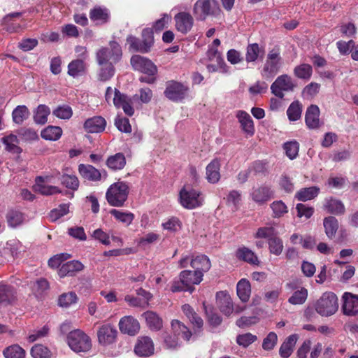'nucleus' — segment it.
<instances>
[{"mask_svg": "<svg viewBox=\"0 0 358 358\" xmlns=\"http://www.w3.org/2000/svg\"><path fill=\"white\" fill-rule=\"evenodd\" d=\"M125 164L126 159L122 152L110 156L106 161L108 167L114 171L122 169Z\"/></svg>", "mask_w": 358, "mask_h": 358, "instance_id": "obj_38", "label": "nucleus"}, {"mask_svg": "<svg viewBox=\"0 0 358 358\" xmlns=\"http://www.w3.org/2000/svg\"><path fill=\"white\" fill-rule=\"evenodd\" d=\"M30 112L28 108L24 105L17 106L12 113L13 120L17 124H22V122L29 118Z\"/></svg>", "mask_w": 358, "mask_h": 358, "instance_id": "obj_42", "label": "nucleus"}, {"mask_svg": "<svg viewBox=\"0 0 358 358\" xmlns=\"http://www.w3.org/2000/svg\"><path fill=\"white\" fill-rule=\"evenodd\" d=\"M270 207L273 211L272 216L274 218L281 217L288 212L287 206L281 200L272 202L270 205Z\"/></svg>", "mask_w": 358, "mask_h": 358, "instance_id": "obj_50", "label": "nucleus"}, {"mask_svg": "<svg viewBox=\"0 0 358 358\" xmlns=\"http://www.w3.org/2000/svg\"><path fill=\"white\" fill-rule=\"evenodd\" d=\"M282 63L280 49L276 46L267 54L265 63L261 71L262 76L267 80L272 79L279 72Z\"/></svg>", "mask_w": 358, "mask_h": 358, "instance_id": "obj_3", "label": "nucleus"}, {"mask_svg": "<svg viewBox=\"0 0 358 358\" xmlns=\"http://www.w3.org/2000/svg\"><path fill=\"white\" fill-rule=\"evenodd\" d=\"M189 87L182 83L171 80L167 83L164 95L173 101H181L187 96Z\"/></svg>", "mask_w": 358, "mask_h": 358, "instance_id": "obj_11", "label": "nucleus"}, {"mask_svg": "<svg viewBox=\"0 0 358 358\" xmlns=\"http://www.w3.org/2000/svg\"><path fill=\"white\" fill-rule=\"evenodd\" d=\"M154 344L148 336H143L138 338L135 348V353L142 357H149L154 353Z\"/></svg>", "mask_w": 358, "mask_h": 358, "instance_id": "obj_17", "label": "nucleus"}, {"mask_svg": "<svg viewBox=\"0 0 358 358\" xmlns=\"http://www.w3.org/2000/svg\"><path fill=\"white\" fill-rule=\"evenodd\" d=\"M31 355L33 358H51L52 353L45 346L36 344L31 349Z\"/></svg>", "mask_w": 358, "mask_h": 358, "instance_id": "obj_52", "label": "nucleus"}, {"mask_svg": "<svg viewBox=\"0 0 358 358\" xmlns=\"http://www.w3.org/2000/svg\"><path fill=\"white\" fill-rule=\"evenodd\" d=\"M237 117L241 123L242 129L248 134L253 135L255 128L250 115L245 111L239 110L237 113Z\"/></svg>", "mask_w": 358, "mask_h": 358, "instance_id": "obj_30", "label": "nucleus"}, {"mask_svg": "<svg viewBox=\"0 0 358 358\" xmlns=\"http://www.w3.org/2000/svg\"><path fill=\"white\" fill-rule=\"evenodd\" d=\"M342 308L345 315L354 316L358 315V295L345 292L342 296Z\"/></svg>", "mask_w": 358, "mask_h": 358, "instance_id": "obj_16", "label": "nucleus"}, {"mask_svg": "<svg viewBox=\"0 0 358 358\" xmlns=\"http://www.w3.org/2000/svg\"><path fill=\"white\" fill-rule=\"evenodd\" d=\"M190 265L194 269L201 271L203 274V272H207L211 266L209 258L204 255L196 256L192 259Z\"/></svg>", "mask_w": 358, "mask_h": 358, "instance_id": "obj_33", "label": "nucleus"}, {"mask_svg": "<svg viewBox=\"0 0 358 358\" xmlns=\"http://www.w3.org/2000/svg\"><path fill=\"white\" fill-rule=\"evenodd\" d=\"M274 192L271 187L266 185H262L257 187H253L250 196L255 203L262 205L273 198Z\"/></svg>", "mask_w": 358, "mask_h": 358, "instance_id": "obj_13", "label": "nucleus"}, {"mask_svg": "<svg viewBox=\"0 0 358 358\" xmlns=\"http://www.w3.org/2000/svg\"><path fill=\"white\" fill-rule=\"evenodd\" d=\"M115 125L117 129L122 132L130 133L131 132V127L129 123V119L127 117H122L117 116L115 120Z\"/></svg>", "mask_w": 358, "mask_h": 358, "instance_id": "obj_59", "label": "nucleus"}, {"mask_svg": "<svg viewBox=\"0 0 358 358\" xmlns=\"http://www.w3.org/2000/svg\"><path fill=\"white\" fill-rule=\"evenodd\" d=\"M297 339L296 334H292L283 342L279 350V353L282 357L288 358L292 355Z\"/></svg>", "mask_w": 358, "mask_h": 358, "instance_id": "obj_34", "label": "nucleus"}, {"mask_svg": "<svg viewBox=\"0 0 358 358\" xmlns=\"http://www.w3.org/2000/svg\"><path fill=\"white\" fill-rule=\"evenodd\" d=\"M70 257L71 255L68 253L57 254L48 260V266L52 268H59L64 261Z\"/></svg>", "mask_w": 358, "mask_h": 358, "instance_id": "obj_60", "label": "nucleus"}, {"mask_svg": "<svg viewBox=\"0 0 358 358\" xmlns=\"http://www.w3.org/2000/svg\"><path fill=\"white\" fill-rule=\"evenodd\" d=\"M237 295L243 302H247L250 296L251 286L250 282L245 278L238 281L236 285Z\"/></svg>", "mask_w": 358, "mask_h": 358, "instance_id": "obj_36", "label": "nucleus"}, {"mask_svg": "<svg viewBox=\"0 0 358 358\" xmlns=\"http://www.w3.org/2000/svg\"><path fill=\"white\" fill-rule=\"evenodd\" d=\"M236 256L238 259L248 262L250 264L258 265L259 263L258 257L255 252L245 246L237 249Z\"/></svg>", "mask_w": 358, "mask_h": 358, "instance_id": "obj_27", "label": "nucleus"}, {"mask_svg": "<svg viewBox=\"0 0 358 358\" xmlns=\"http://www.w3.org/2000/svg\"><path fill=\"white\" fill-rule=\"evenodd\" d=\"M220 12L216 0H198L194 6V14L197 20H204L208 15L215 16Z\"/></svg>", "mask_w": 358, "mask_h": 358, "instance_id": "obj_8", "label": "nucleus"}, {"mask_svg": "<svg viewBox=\"0 0 358 358\" xmlns=\"http://www.w3.org/2000/svg\"><path fill=\"white\" fill-rule=\"evenodd\" d=\"M90 18L96 25H101L109 21L110 13L106 8L96 6L90 10Z\"/></svg>", "mask_w": 358, "mask_h": 358, "instance_id": "obj_24", "label": "nucleus"}, {"mask_svg": "<svg viewBox=\"0 0 358 358\" xmlns=\"http://www.w3.org/2000/svg\"><path fill=\"white\" fill-rule=\"evenodd\" d=\"M203 306L209 324L213 327L219 326L222 323V319L214 311L213 307L206 305L205 302L203 303Z\"/></svg>", "mask_w": 358, "mask_h": 358, "instance_id": "obj_41", "label": "nucleus"}, {"mask_svg": "<svg viewBox=\"0 0 358 358\" xmlns=\"http://www.w3.org/2000/svg\"><path fill=\"white\" fill-rule=\"evenodd\" d=\"M151 330L159 331L163 327L162 319L153 311H147L141 315Z\"/></svg>", "mask_w": 358, "mask_h": 358, "instance_id": "obj_28", "label": "nucleus"}, {"mask_svg": "<svg viewBox=\"0 0 358 358\" xmlns=\"http://www.w3.org/2000/svg\"><path fill=\"white\" fill-rule=\"evenodd\" d=\"M324 209L329 213L336 215H343L345 211L343 202L333 197L325 199Z\"/></svg>", "mask_w": 358, "mask_h": 358, "instance_id": "obj_25", "label": "nucleus"}, {"mask_svg": "<svg viewBox=\"0 0 358 358\" xmlns=\"http://www.w3.org/2000/svg\"><path fill=\"white\" fill-rule=\"evenodd\" d=\"M296 87L290 76L283 74L278 76L271 85V91L273 94L279 99L284 98V92H292Z\"/></svg>", "mask_w": 358, "mask_h": 358, "instance_id": "obj_10", "label": "nucleus"}, {"mask_svg": "<svg viewBox=\"0 0 358 358\" xmlns=\"http://www.w3.org/2000/svg\"><path fill=\"white\" fill-rule=\"evenodd\" d=\"M122 56L121 46L116 41H110L108 47H102L96 52V60L98 64H116Z\"/></svg>", "mask_w": 358, "mask_h": 358, "instance_id": "obj_4", "label": "nucleus"}, {"mask_svg": "<svg viewBox=\"0 0 358 358\" xmlns=\"http://www.w3.org/2000/svg\"><path fill=\"white\" fill-rule=\"evenodd\" d=\"M203 274L199 271L185 270L180 272L179 280H174L171 287L173 292H189L194 290V285L199 284L203 279Z\"/></svg>", "mask_w": 358, "mask_h": 358, "instance_id": "obj_1", "label": "nucleus"}, {"mask_svg": "<svg viewBox=\"0 0 358 358\" xmlns=\"http://www.w3.org/2000/svg\"><path fill=\"white\" fill-rule=\"evenodd\" d=\"M3 353L6 358H24L25 356V351L18 345L6 348Z\"/></svg>", "mask_w": 358, "mask_h": 358, "instance_id": "obj_51", "label": "nucleus"}, {"mask_svg": "<svg viewBox=\"0 0 358 358\" xmlns=\"http://www.w3.org/2000/svg\"><path fill=\"white\" fill-rule=\"evenodd\" d=\"M338 308V298L334 293L331 292L324 293L315 305L317 313L326 317L334 315Z\"/></svg>", "mask_w": 358, "mask_h": 358, "instance_id": "obj_7", "label": "nucleus"}, {"mask_svg": "<svg viewBox=\"0 0 358 358\" xmlns=\"http://www.w3.org/2000/svg\"><path fill=\"white\" fill-rule=\"evenodd\" d=\"M84 269V265L79 261L71 260L63 264L58 270V275L60 278L66 276H74L76 274Z\"/></svg>", "mask_w": 358, "mask_h": 358, "instance_id": "obj_20", "label": "nucleus"}, {"mask_svg": "<svg viewBox=\"0 0 358 358\" xmlns=\"http://www.w3.org/2000/svg\"><path fill=\"white\" fill-rule=\"evenodd\" d=\"M8 224L11 227H16L23 222V214L15 210H10L6 214Z\"/></svg>", "mask_w": 358, "mask_h": 358, "instance_id": "obj_47", "label": "nucleus"}, {"mask_svg": "<svg viewBox=\"0 0 358 358\" xmlns=\"http://www.w3.org/2000/svg\"><path fill=\"white\" fill-rule=\"evenodd\" d=\"M320 192V188L316 186L301 189L296 194L299 201H306L316 197Z\"/></svg>", "mask_w": 358, "mask_h": 358, "instance_id": "obj_40", "label": "nucleus"}, {"mask_svg": "<svg viewBox=\"0 0 358 358\" xmlns=\"http://www.w3.org/2000/svg\"><path fill=\"white\" fill-rule=\"evenodd\" d=\"M130 99L131 98H129L128 96L121 93L117 89H115L113 101L116 108H121L124 104V103H127Z\"/></svg>", "mask_w": 358, "mask_h": 358, "instance_id": "obj_63", "label": "nucleus"}, {"mask_svg": "<svg viewBox=\"0 0 358 358\" xmlns=\"http://www.w3.org/2000/svg\"><path fill=\"white\" fill-rule=\"evenodd\" d=\"M270 252L275 255H280L283 250V243L281 238L275 235L271 237L268 241Z\"/></svg>", "mask_w": 358, "mask_h": 358, "instance_id": "obj_55", "label": "nucleus"}, {"mask_svg": "<svg viewBox=\"0 0 358 358\" xmlns=\"http://www.w3.org/2000/svg\"><path fill=\"white\" fill-rule=\"evenodd\" d=\"M308 297V290L301 287V289L295 291L289 298L288 302L293 305H301L305 303Z\"/></svg>", "mask_w": 358, "mask_h": 358, "instance_id": "obj_49", "label": "nucleus"}, {"mask_svg": "<svg viewBox=\"0 0 358 358\" xmlns=\"http://www.w3.org/2000/svg\"><path fill=\"white\" fill-rule=\"evenodd\" d=\"M117 334L116 329L110 324L102 325L97 331L99 343L103 345H108L115 341Z\"/></svg>", "mask_w": 358, "mask_h": 358, "instance_id": "obj_15", "label": "nucleus"}, {"mask_svg": "<svg viewBox=\"0 0 358 358\" xmlns=\"http://www.w3.org/2000/svg\"><path fill=\"white\" fill-rule=\"evenodd\" d=\"M264 54V47L257 43L249 44L246 48L245 60L247 62H255L259 57L263 58Z\"/></svg>", "mask_w": 358, "mask_h": 358, "instance_id": "obj_29", "label": "nucleus"}, {"mask_svg": "<svg viewBox=\"0 0 358 358\" xmlns=\"http://www.w3.org/2000/svg\"><path fill=\"white\" fill-rule=\"evenodd\" d=\"M283 149L285 150L286 155L290 159H294L298 156L299 143L296 141L285 142L283 144Z\"/></svg>", "mask_w": 358, "mask_h": 358, "instance_id": "obj_53", "label": "nucleus"}, {"mask_svg": "<svg viewBox=\"0 0 358 358\" xmlns=\"http://www.w3.org/2000/svg\"><path fill=\"white\" fill-rule=\"evenodd\" d=\"M106 126V120L101 116H94L87 119L84 123L85 129L89 133H100Z\"/></svg>", "mask_w": 358, "mask_h": 358, "instance_id": "obj_21", "label": "nucleus"}, {"mask_svg": "<svg viewBox=\"0 0 358 358\" xmlns=\"http://www.w3.org/2000/svg\"><path fill=\"white\" fill-rule=\"evenodd\" d=\"M119 329L122 334L134 336L139 331L140 324L133 317L124 316L119 322Z\"/></svg>", "mask_w": 358, "mask_h": 358, "instance_id": "obj_19", "label": "nucleus"}, {"mask_svg": "<svg viewBox=\"0 0 358 358\" xmlns=\"http://www.w3.org/2000/svg\"><path fill=\"white\" fill-rule=\"evenodd\" d=\"M36 183L34 185L35 190L43 195H52L60 192L57 187L45 185L43 178L41 176L36 178Z\"/></svg>", "mask_w": 358, "mask_h": 358, "instance_id": "obj_39", "label": "nucleus"}, {"mask_svg": "<svg viewBox=\"0 0 358 358\" xmlns=\"http://www.w3.org/2000/svg\"><path fill=\"white\" fill-rule=\"evenodd\" d=\"M62 130L59 127L48 126L41 131V137L45 140L56 141L60 138Z\"/></svg>", "mask_w": 358, "mask_h": 358, "instance_id": "obj_46", "label": "nucleus"}, {"mask_svg": "<svg viewBox=\"0 0 358 358\" xmlns=\"http://www.w3.org/2000/svg\"><path fill=\"white\" fill-rule=\"evenodd\" d=\"M217 303L220 311L226 315H230L234 311L231 296L224 292L217 293Z\"/></svg>", "mask_w": 358, "mask_h": 358, "instance_id": "obj_22", "label": "nucleus"}, {"mask_svg": "<svg viewBox=\"0 0 358 358\" xmlns=\"http://www.w3.org/2000/svg\"><path fill=\"white\" fill-rule=\"evenodd\" d=\"M99 69L97 73V79L101 82L110 80L115 75V65L111 64H98Z\"/></svg>", "mask_w": 358, "mask_h": 358, "instance_id": "obj_37", "label": "nucleus"}, {"mask_svg": "<svg viewBox=\"0 0 358 358\" xmlns=\"http://www.w3.org/2000/svg\"><path fill=\"white\" fill-rule=\"evenodd\" d=\"M220 164L217 159H213L206 166V178L210 183H216L220 178Z\"/></svg>", "mask_w": 358, "mask_h": 358, "instance_id": "obj_31", "label": "nucleus"}, {"mask_svg": "<svg viewBox=\"0 0 358 358\" xmlns=\"http://www.w3.org/2000/svg\"><path fill=\"white\" fill-rule=\"evenodd\" d=\"M78 297L75 292H71L69 293L62 294L59 298V305L62 307H69L73 303H75Z\"/></svg>", "mask_w": 358, "mask_h": 358, "instance_id": "obj_57", "label": "nucleus"}, {"mask_svg": "<svg viewBox=\"0 0 358 358\" xmlns=\"http://www.w3.org/2000/svg\"><path fill=\"white\" fill-rule=\"evenodd\" d=\"M313 73L312 66L308 64H302L296 66L294 69L295 76L299 78L308 80Z\"/></svg>", "mask_w": 358, "mask_h": 358, "instance_id": "obj_48", "label": "nucleus"}, {"mask_svg": "<svg viewBox=\"0 0 358 358\" xmlns=\"http://www.w3.org/2000/svg\"><path fill=\"white\" fill-rule=\"evenodd\" d=\"M323 225L327 236L330 239L334 238L339 226L338 220L334 216H328L323 220Z\"/></svg>", "mask_w": 358, "mask_h": 358, "instance_id": "obj_35", "label": "nucleus"}, {"mask_svg": "<svg viewBox=\"0 0 358 358\" xmlns=\"http://www.w3.org/2000/svg\"><path fill=\"white\" fill-rule=\"evenodd\" d=\"M50 113V108L43 104L39 105L34 115V120L38 124H45L48 120V116Z\"/></svg>", "mask_w": 358, "mask_h": 358, "instance_id": "obj_43", "label": "nucleus"}, {"mask_svg": "<svg viewBox=\"0 0 358 358\" xmlns=\"http://www.w3.org/2000/svg\"><path fill=\"white\" fill-rule=\"evenodd\" d=\"M3 143L6 145V149L12 152L20 154L22 152V149L17 145L18 139L17 136L10 134L9 136H5L2 138Z\"/></svg>", "mask_w": 358, "mask_h": 358, "instance_id": "obj_45", "label": "nucleus"}, {"mask_svg": "<svg viewBox=\"0 0 358 358\" xmlns=\"http://www.w3.org/2000/svg\"><path fill=\"white\" fill-rule=\"evenodd\" d=\"M241 201V194L237 190L231 191L227 198V203L229 206H232V210L238 209V204Z\"/></svg>", "mask_w": 358, "mask_h": 358, "instance_id": "obj_58", "label": "nucleus"}, {"mask_svg": "<svg viewBox=\"0 0 358 358\" xmlns=\"http://www.w3.org/2000/svg\"><path fill=\"white\" fill-rule=\"evenodd\" d=\"M128 194V185L124 182H117L108 189L106 198L110 206L121 207L127 201Z\"/></svg>", "mask_w": 358, "mask_h": 358, "instance_id": "obj_5", "label": "nucleus"}, {"mask_svg": "<svg viewBox=\"0 0 358 358\" xmlns=\"http://www.w3.org/2000/svg\"><path fill=\"white\" fill-rule=\"evenodd\" d=\"M257 339L255 335L250 333H246L244 334L238 335L236 337L237 343L244 348H247L250 344L254 343Z\"/></svg>", "mask_w": 358, "mask_h": 358, "instance_id": "obj_61", "label": "nucleus"}, {"mask_svg": "<svg viewBox=\"0 0 358 358\" xmlns=\"http://www.w3.org/2000/svg\"><path fill=\"white\" fill-rule=\"evenodd\" d=\"M53 115L60 119H69L72 115V109L69 106H58L52 112Z\"/></svg>", "mask_w": 358, "mask_h": 358, "instance_id": "obj_62", "label": "nucleus"}, {"mask_svg": "<svg viewBox=\"0 0 358 358\" xmlns=\"http://www.w3.org/2000/svg\"><path fill=\"white\" fill-rule=\"evenodd\" d=\"M130 62L135 71L148 76H155L157 72V66L151 60L139 55H133L131 57Z\"/></svg>", "mask_w": 358, "mask_h": 358, "instance_id": "obj_12", "label": "nucleus"}, {"mask_svg": "<svg viewBox=\"0 0 358 358\" xmlns=\"http://www.w3.org/2000/svg\"><path fill=\"white\" fill-rule=\"evenodd\" d=\"M200 192L189 185H185L179 193L180 204L185 208L193 209L201 205Z\"/></svg>", "mask_w": 358, "mask_h": 358, "instance_id": "obj_9", "label": "nucleus"}, {"mask_svg": "<svg viewBox=\"0 0 358 358\" xmlns=\"http://www.w3.org/2000/svg\"><path fill=\"white\" fill-rule=\"evenodd\" d=\"M302 113V104L298 100L293 101L287 110V115L289 121L299 120Z\"/></svg>", "mask_w": 358, "mask_h": 358, "instance_id": "obj_44", "label": "nucleus"}, {"mask_svg": "<svg viewBox=\"0 0 358 358\" xmlns=\"http://www.w3.org/2000/svg\"><path fill=\"white\" fill-rule=\"evenodd\" d=\"M296 209L297 211L298 217H305L306 219L310 218L314 213L313 208L308 206L303 203H298L296 206Z\"/></svg>", "mask_w": 358, "mask_h": 358, "instance_id": "obj_64", "label": "nucleus"}, {"mask_svg": "<svg viewBox=\"0 0 358 358\" xmlns=\"http://www.w3.org/2000/svg\"><path fill=\"white\" fill-rule=\"evenodd\" d=\"M110 214L114 216L117 220L128 225L132 222L134 218L133 213L122 212L116 209H111L110 210Z\"/></svg>", "mask_w": 358, "mask_h": 358, "instance_id": "obj_56", "label": "nucleus"}, {"mask_svg": "<svg viewBox=\"0 0 358 358\" xmlns=\"http://www.w3.org/2000/svg\"><path fill=\"white\" fill-rule=\"evenodd\" d=\"M126 41L129 45V50L143 54L148 53L150 52L155 43L153 31L151 28H145L142 30L141 38L129 35Z\"/></svg>", "mask_w": 358, "mask_h": 358, "instance_id": "obj_2", "label": "nucleus"}, {"mask_svg": "<svg viewBox=\"0 0 358 358\" xmlns=\"http://www.w3.org/2000/svg\"><path fill=\"white\" fill-rule=\"evenodd\" d=\"M16 300L15 288L6 284H0V304L4 306L12 304Z\"/></svg>", "mask_w": 358, "mask_h": 358, "instance_id": "obj_23", "label": "nucleus"}, {"mask_svg": "<svg viewBox=\"0 0 358 358\" xmlns=\"http://www.w3.org/2000/svg\"><path fill=\"white\" fill-rule=\"evenodd\" d=\"M67 343L75 352H87L92 348L90 338L83 331H71L67 336Z\"/></svg>", "mask_w": 358, "mask_h": 358, "instance_id": "obj_6", "label": "nucleus"}, {"mask_svg": "<svg viewBox=\"0 0 358 358\" xmlns=\"http://www.w3.org/2000/svg\"><path fill=\"white\" fill-rule=\"evenodd\" d=\"M176 27L182 34L188 33L192 28L194 20L192 15L186 12H180L174 17Z\"/></svg>", "mask_w": 358, "mask_h": 358, "instance_id": "obj_18", "label": "nucleus"}, {"mask_svg": "<svg viewBox=\"0 0 358 358\" xmlns=\"http://www.w3.org/2000/svg\"><path fill=\"white\" fill-rule=\"evenodd\" d=\"M86 64L83 59H75L68 65V74L73 78L81 76L86 72Z\"/></svg>", "mask_w": 358, "mask_h": 358, "instance_id": "obj_32", "label": "nucleus"}, {"mask_svg": "<svg viewBox=\"0 0 358 358\" xmlns=\"http://www.w3.org/2000/svg\"><path fill=\"white\" fill-rule=\"evenodd\" d=\"M320 110L317 105L311 104L307 108L305 114V123L310 129H317L323 125L320 120Z\"/></svg>", "mask_w": 358, "mask_h": 358, "instance_id": "obj_14", "label": "nucleus"}, {"mask_svg": "<svg viewBox=\"0 0 358 358\" xmlns=\"http://www.w3.org/2000/svg\"><path fill=\"white\" fill-rule=\"evenodd\" d=\"M78 171L83 178L90 181H98L101 178L100 171L92 165L80 164Z\"/></svg>", "mask_w": 358, "mask_h": 358, "instance_id": "obj_26", "label": "nucleus"}, {"mask_svg": "<svg viewBox=\"0 0 358 358\" xmlns=\"http://www.w3.org/2000/svg\"><path fill=\"white\" fill-rule=\"evenodd\" d=\"M63 185L72 190H76L79 187V180L74 175L63 174L59 178Z\"/></svg>", "mask_w": 358, "mask_h": 358, "instance_id": "obj_54", "label": "nucleus"}]
</instances>
